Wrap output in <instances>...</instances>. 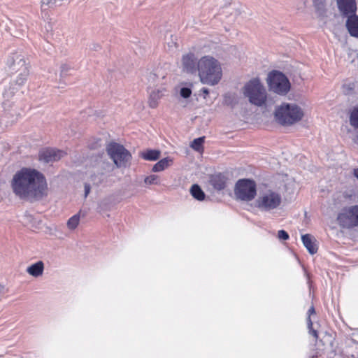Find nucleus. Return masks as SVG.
Listing matches in <instances>:
<instances>
[{"instance_id":"nucleus-6","label":"nucleus","mask_w":358,"mask_h":358,"mask_svg":"<svg viewBox=\"0 0 358 358\" xmlns=\"http://www.w3.org/2000/svg\"><path fill=\"white\" fill-rule=\"evenodd\" d=\"M234 194L237 199L250 201L257 194L255 182L249 179H241L236 183Z\"/></svg>"},{"instance_id":"nucleus-26","label":"nucleus","mask_w":358,"mask_h":358,"mask_svg":"<svg viewBox=\"0 0 358 358\" xmlns=\"http://www.w3.org/2000/svg\"><path fill=\"white\" fill-rule=\"evenodd\" d=\"M161 95L159 91H152L150 94L149 104L152 108H155L158 104V101L160 99Z\"/></svg>"},{"instance_id":"nucleus-2","label":"nucleus","mask_w":358,"mask_h":358,"mask_svg":"<svg viewBox=\"0 0 358 358\" xmlns=\"http://www.w3.org/2000/svg\"><path fill=\"white\" fill-rule=\"evenodd\" d=\"M6 69L12 76V87H22L27 80L30 71L29 62L24 55L21 52L10 53L6 59Z\"/></svg>"},{"instance_id":"nucleus-35","label":"nucleus","mask_w":358,"mask_h":358,"mask_svg":"<svg viewBox=\"0 0 358 358\" xmlns=\"http://www.w3.org/2000/svg\"><path fill=\"white\" fill-rule=\"evenodd\" d=\"M193 84L192 83H189L186 86H182L180 88V90H191L192 87H193Z\"/></svg>"},{"instance_id":"nucleus-44","label":"nucleus","mask_w":358,"mask_h":358,"mask_svg":"<svg viewBox=\"0 0 358 358\" xmlns=\"http://www.w3.org/2000/svg\"><path fill=\"white\" fill-rule=\"evenodd\" d=\"M278 92H280V93H279L280 94H285V92L286 91L281 90V91H278Z\"/></svg>"},{"instance_id":"nucleus-12","label":"nucleus","mask_w":358,"mask_h":358,"mask_svg":"<svg viewBox=\"0 0 358 358\" xmlns=\"http://www.w3.org/2000/svg\"><path fill=\"white\" fill-rule=\"evenodd\" d=\"M196 58L194 53H188L182 56V66L183 71L194 73L197 70Z\"/></svg>"},{"instance_id":"nucleus-16","label":"nucleus","mask_w":358,"mask_h":358,"mask_svg":"<svg viewBox=\"0 0 358 358\" xmlns=\"http://www.w3.org/2000/svg\"><path fill=\"white\" fill-rule=\"evenodd\" d=\"M44 271V263L42 261H38L37 262L31 264L26 269L27 273L34 278H38L41 276Z\"/></svg>"},{"instance_id":"nucleus-1","label":"nucleus","mask_w":358,"mask_h":358,"mask_svg":"<svg viewBox=\"0 0 358 358\" xmlns=\"http://www.w3.org/2000/svg\"><path fill=\"white\" fill-rule=\"evenodd\" d=\"M10 185L13 193L20 199L37 201L47 195L46 180L34 169L22 168L15 172Z\"/></svg>"},{"instance_id":"nucleus-32","label":"nucleus","mask_w":358,"mask_h":358,"mask_svg":"<svg viewBox=\"0 0 358 358\" xmlns=\"http://www.w3.org/2000/svg\"><path fill=\"white\" fill-rule=\"evenodd\" d=\"M42 6H46L48 8H52L56 6H59L57 0H41Z\"/></svg>"},{"instance_id":"nucleus-11","label":"nucleus","mask_w":358,"mask_h":358,"mask_svg":"<svg viewBox=\"0 0 358 358\" xmlns=\"http://www.w3.org/2000/svg\"><path fill=\"white\" fill-rule=\"evenodd\" d=\"M64 155L65 152L62 150L48 148L40 152L39 158L45 163H50L59 160Z\"/></svg>"},{"instance_id":"nucleus-33","label":"nucleus","mask_w":358,"mask_h":358,"mask_svg":"<svg viewBox=\"0 0 358 358\" xmlns=\"http://www.w3.org/2000/svg\"><path fill=\"white\" fill-rule=\"evenodd\" d=\"M278 237L280 240L286 241L289 238V234L285 230H280L278 233Z\"/></svg>"},{"instance_id":"nucleus-21","label":"nucleus","mask_w":358,"mask_h":358,"mask_svg":"<svg viewBox=\"0 0 358 358\" xmlns=\"http://www.w3.org/2000/svg\"><path fill=\"white\" fill-rule=\"evenodd\" d=\"M210 183L215 189L221 190L225 187L224 177L221 175H215L211 177Z\"/></svg>"},{"instance_id":"nucleus-9","label":"nucleus","mask_w":358,"mask_h":358,"mask_svg":"<svg viewBox=\"0 0 358 358\" xmlns=\"http://www.w3.org/2000/svg\"><path fill=\"white\" fill-rule=\"evenodd\" d=\"M268 90H291V83L287 76L279 70L269 71L266 77Z\"/></svg>"},{"instance_id":"nucleus-36","label":"nucleus","mask_w":358,"mask_h":358,"mask_svg":"<svg viewBox=\"0 0 358 358\" xmlns=\"http://www.w3.org/2000/svg\"><path fill=\"white\" fill-rule=\"evenodd\" d=\"M90 192V185L85 184V196L87 197L88 194Z\"/></svg>"},{"instance_id":"nucleus-3","label":"nucleus","mask_w":358,"mask_h":358,"mask_svg":"<svg viewBox=\"0 0 358 358\" xmlns=\"http://www.w3.org/2000/svg\"><path fill=\"white\" fill-rule=\"evenodd\" d=\"M200 80L208 85L217 84L222 78V71L220 62L210 56L202 57L197 64Z\"/></svg>"},{"instance_id":"nucleus-20","label":"nucleus","mask_w":358,"mask_h":358,"mask_svg":"<svg viewBox=\"0 0 358 358\" xmlns=\"http://www.w3.org/2000/svg\"><path fill=\"white\" fill-rule=\"evenodd\" d=\"M349 122L352 127L358 129V106H354L349 112Z\"/></svg>"},{"instance_id":"nucleus-24","label":"nucleus","mask_w":358,"mask_h":358,"mask_svg":"<svg viewBox=\"0 0 358 358\" xmlns=\"http://www.w3.org/2000/svg\"><path fill=\"white\" fill-rule=\"evenodd\" d=\"M314 313H315V308L313 306H311L308 311V317L307 319V324H308V328L309 330V334H311L315 338L317 339L318 338L317 331L313 328V322L310 320V315L314 314Z\"/></svg>"},{"instance_id":"nucleus-38","label":"nucleus","mask_w":358,"mask_h":358,"mask_svg":"<svg viewBox=\"0 0 358 358\" xmlns=\"http://www.w3.org/2000/svg\"><path fill=\"white\" fill-rule=\"evenodd\" d=\"M100 48L101 46L99 44H94V47L92 48V49L95 51L100 50Z\"/></svg>"},{"instance_id":"nucleus-7","label":"nucleus","mask_w":358,"mask_h":358,"mask_svg":"<svg viewBox=\"0 0 358 358\" xmlns=\"http://www.w3.org/2000/svg\"><path fill=\"white\" fill-rule=\"evenodd\" d=\"M106 150L118 168L125 167L131 157L130 152L123 145L116 143H110Z\"/></svg>"},{"instance_id":"nucleus-45","label":"nucleus","mask_w":358,"mask_h":358,"mask_svg":"<svg viewBox=\"0 0 358 358\" xmlns=\"http://www.w3.org/2000/svg\"><path fill=\"white\" fill-rule=\"evenodd\" d=\"M203 92L207 95V94H208L209 91L205 90V91H203Z\"/></svg>"},{"instance_id":"nucleus-39","label":"nucleus","mask_w":358,"mask_h":358,"mask_svg":"<svg viewBox=\"0 0 358 358\" xmlns=\"http://www.w3.org/2000/svg\"><path fill=\"white\" fill-rule=\"evenodd\" d=\"M354 176L358 179V168L354 169Z\"/></svg>"},{"instance_id":"nucleus-31","label":"nucleus","mask_w":358,"mask_h":358,"mask_svg":"<svg viewBox=\"0 0 358 358\" xmlns=\"http://www.w3.org/2000/svg\"><path fill=\"white\" fill-rule=\"evenodd\" d=\"M61 70V76H65L71 73L72 71H73V68L71 66V65L68 64H63L60 66Z\"/></svg>"},{"instance_id":"nucleus-5","label":"nucleus","mask_w":358,"mask_h":358,"mask_svg":"<svg viewBox=\"0 0 358 358\" xmlns=\"http://www.w3.org/2000/svg\"><path fill=\"white\" fill-rule=\"evenodd\" d=\"M281 203L280 194L271 189L261 190L255 201L256 207L263 212H272L278 209Z\"/></svg>"},{"instance_id":"nucleus-34","label":"nucleus","mask_w":358,"mask_h":358,"mask_svg":"<svg viewBox=\"0 0 358 358\" xmlns=\"http://www.w3.org/2000/svg\"><path fill=\"white\" fill-rule=\"evenodd\" d=\"M192 91H180V96L183 99H187L190 96Z\"/></svg>"},{"instance_id":"nucleus-29","label":"nucleus","mask_w":358,"mask_h":358,"mask_svg":"<svg viewBox=\"0 0 358 358\" xmlns=\"http://www.w3.org/2000/svg\"><path fill=\"white\" fill-rule=\"evenodd\" d=\"M144 182L145 185H159L160 179L158 176L152 174V175L146 176L144 178Z\"/></svg>"},{"instance_id":"nucleus-13","label":"nucleus","mask_w":358,"mask_h":358,"mask_svg":"<svg viewBox=\"0 0 358 358\" xmlns=\"http://www.w3.org/2000/svg\"><path fill=\"white\" fill-rule=\"evenodd\" d=\"M245 95L251 103L258 106L264 104L267 100L266 91H245Z\"/></svg>"},{"instance_id":"nucleus-19","label":"nucleus","mask_w":358,"mask_h":358,"mask_svg":"<svg viewBox=\"0 0 358 358\" xmlns=\"http://www.w3.org/2000/svg\"><path fill=\"white\" fill-rule=\"evenodd\" d=\"M173 163V159L171 157H165L159 160L152 167V171L160 172L165 170L170 166Z\"/></svg>"},{"instance_id":"nucleus-22","label":"nucleus","mask_w":358,"mask_h":358,"mask_svg":"<svg viewBox=\"0 0 358 358\" xmlns=\"http://www.w3.org/2000/svg\"><path fill=\"white\" fill-rule=\"evenodd\" d=\"M141 156L145 160L155 161L160 156V152L157 150H147L142 152Z\"/></svg>"},{"instance_id":"nucleus-42","label":"nucleus","mask_w":358,"mask_h":358,"mask_svg":"<svg viewBox=\"0 0 358 358\" xmlns=\"http://www.w3.org/2000/svg\"><path fill=\"white\" fill-rule=\"evenodd\" d=\"M10 94H12V92L11 91H7V93L6 94H4L3 96H8Z\"/></svg>"},{"instance_id":"nucleus-40","label":"nucleus","mask_w":358,"mask_h":358,"mask_svg":"<svg viewBox=\"0 0 358 358\" xmlns=\"http://www.w3.org/2000/svg\"><path fill=\"white\" fill-rule=\"evenodd\" d=\"M149 77H150V78H152V79H153V80H154V79H155V78L156 77V75H155V74H154V73H150L149 74Z\"/></svg>"},{"instance_id":"nucleus-43","label":"nucleus","mask_w":358,"mask_h":358,"mask_svg":"<svg viewBox=\"0 0 358 358\" xmlns=\"http://www.w3.org/2000/svg\"><path fill=\"white\" fill-rule=\"evenodd\" d=\"M17 117H16L15 119L12 120L10 121V124H13V122H15L16 120H17Z\"/></svg>"},{"instance_id":"nucleus-25","label":"nucleus","mask_w":358,"mask_h":358,"mask_svg":"<svg viewBox=\"0 0 358 358\" xmlns=\"http://www.w3.org/2000/svg\"><path fill=\"white\" fill-rule=\"evenodd\" d=\"M80 215L79 213H77L74 215H73L72 217H71L68 221H67V223H66V226L68 227V229L69 230H75L79 223H80Z\"/></svg>"},{"instance_id":"nucleus-23","label":"nucleus","mask_w":358,"mask_h":358,"mask_svg":"<svg viewBox=\"0 0 358 358\" xmlns=\"http://www.w3.org/2000/svg\"><path fill=\"white\" fill-rule=\"evenodd\" d=\"M192 196L198 201H203L205 199V194L198 185H193L190 188Z\"/></svg>"},{"instance_id":"nucleus-41","label":"nucleus","mask_w":358,"mask_h":358,"mask_svg":"<svg viewBox=\"0 0 358 358\" xmlns=\"http://www.w3.org/2000/svg\"><path fill=\"white\" fill-rule=\"evenodd\" d=\"M13 115L12 113H7V114L6 115L5 118L8 119V118H10V117H13Z\"/></svg>"},{"instance_id":"nucleus-15","label":"nucleus","mask_w":358,"mask_h":358,"mask_svg":"<svg viewBox=\"0 0 358 358\" xmlns=\"http://www.w3.org/2000/svg\"><path fill=\"white\" fill-rule=\"evenodd\" d=\"M301 241L304 247L308 250L310 254L313 255L317 251L316 239L310 234H304L301 236Z\"/></svg>"},{"instance_id":"nucleus-27","label":"nucleus","mask_w":358,"mask_h":358,"mask_svg":"<svg viewBox=\"0 0 358 358\" xmlns=\"http://www.w3.org/2000/svg\"><path fill=\"white\" fill-rule=\"evenodd\" d=\"M237 102H238L237 99L233 93L228 92L224 94V104L231 106V107H234L237 103Z\"/></svg>"},{"instance_id":"nucleus-18","label":"nucleus","mask_w":358,"mask_h":358,"mask_svg":"<svg viewBox=\"0 0 358 358\" xmlns=\"http://www.w3.org/2000/svg\"><path fill=\"white\" fill-rule=\"evenodd\" d=\"M241 90H265L259 78L256 77L250 79Z\"/></svg>"},{"instance_id":"nucleus-28","label":"nucleus","mask_w":358,"mask_h":358,"mask_svg":"<svg viewBox=\"0 0 358 358\" xmlns=\"http://www.w3.org/2000/svg\"><path fill=\"white\" fill-rule=\"evenodd\" d=\"M204 142V137H199L195 138L191 143L190 146L196 151L200 152L203 150V143Z\"/></svg>"},{"instance_id":"nucleus-10","label":"nucleus","mask_w":358,"mask_h":358,"mask_svg":"<svg viewBox=\"0 0 358 358\" xmlns=\"http://www.w3.org/2000/svg\"><path fill=\"white\" fill-rule=\"evenodd\" d=\"M336 3L338 10L343 16L348 17L356 13L355 0H336Z\"/></svg>"},{"instance_id":"nucleus-14","label":"nucleus","mask_w":358,"mask_h":358,"mask_svg":"<svg viewBox=\"0 0 358 358\" xmlns=\"http://www.w3.org/2000/svg\"><path fill=\"white\" fill-rule=\"evenodd\" d=\"M346 27L350 36L358 38V15L354 14L348 16Z\"/></svg>"},{"instance_id":"nucleus-37","label":"nucleus","mask_w":358,"mask_h":358,"mask_svg":"<svg viewBox=\"0 0 358 358\" xmlns=\"http://www.w3.org/2000/svg\"><path fill=\"white\" fill-rule=\"evenodd\" d=\"M5 293V286L2 284H0V294Z\"/></svg>"},{"instance_id":"nucleus-30","label":"nucleus","mask_w":358,"mask_h":358,"mask_svg":"<svg viewBox=\"0 0 358 358\" xmlns=\"http://www.w3.org/2000/svg\"><path fill=\"white\" fill-rule=\"evenodd\" d=\"M357 82H354L350 79L345 80L343 84L342 88L343 90H355V88L357 87Z\"/></svg>"},{"instance_id":"nucleus-46","label":"nucleus","mask_w":358,"mask_h":358,"mask_svg":"<svg viewBox=\"0 0 358 358\" xmlns=\"http://www.w3.org/2000/svg\"><path fill=\"white\" fill-rule=\"evenodd\" d=\"M201 90H207V89L205 88V87H203Z\"/></svg>"},{"instance_id":"nucleus-4","label":"nucleus","mask_w":358,"mask_h":358,"mask_svg":"<svg viewBox=\"0 0 358 358\" xmlns=\"http://www.w3.org/2000/svg\"><path fill=\"white\" fill-rule=\"evenodd\" d=\"M305 117V110L295 103H282L274 110L275 120L282 126L289 127L301 122Z\"/></svg>"},{"instance_id":"nucleus-8","label":"nucleus","mask_w":358,"mask_h":358,"mask_svg":"<svg viewBox=\"0 0 358 358\" xmlns=\"http://www.w3.org/2000/svg\"><path fill=\"white\" fill-rule=\"evenodd\" d=\"M339 224L347 229L358 226V205L343 208L337 216Z\"/></svg>"},{"instance_id":"nucleus-17","label":"nucleus","mask_w":358,"mask_h":358,"mask_svg":"<svg viewBox=\"0 0 358 358\" xmlns=\"http://www.w3.org/2000/svg\"><path fill=\"white\" fill-rule=\"evenodd\" d=\"M313 6L317 17H323L327 13V0H313Z\"/></svg>"},{"instance_id":"nucleus-47","label":"nucleus","mask_w":358,"mask_h":358,"mask_svg":"<svg viewBox=\"0 0 358 358\" xmlns=\"http://www.w3.org/2000/svg\"><path fill=\"white\" fill-rule=\"evenodd\" d=\"M357 162H358V159H357Z\"/></svg>"}]
</instances>
